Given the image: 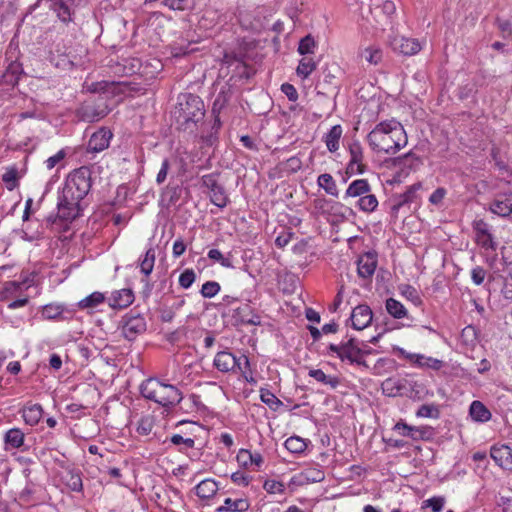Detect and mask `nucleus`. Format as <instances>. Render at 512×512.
<instances>
[{"instance_id": "nucleus-1", "label": "nucleus", "mask_w": 512, "mask_h": 512, "mask_svg": "<svg viewBox=\"0 0 512 512\" xmlns=\"http://www.w3.org/2000/svg\"><path fill=\"white\" fill-rule=\"evenodd\" d=\"M91 185V171L85 166L74 170L68 175L58 198L59 218L72 221L80 215V203L89 193Z\"/></svg>"}, {"instance_id": "nucleus-2", "label": "nucleus", "mask_w": 512, "mask_h": 512, "mask_svg": "<svg viewBox=\"0 0 512 512\" xmlns=\"http://www.w3.org/2000/svg\"><path fill=\"white\" fill-rule=\"evenodd\" d=\"M369 146L374 152L395 154L408 142L402 124L394 119L378 123L367 135Z\"/></svg>"}, {"instance_id": "nucleus-3", "label": "nucleus", "mask_w": 512, "mask_h": 512, "mask_svg": "<svg viewBox=\"0 0 512 512\" xmlns=\"http://www.w3.org/2000/svg\"><path fill=\"white\" fill-rule=\"evenodd\" d=\"M204 116V103L199 96L191 93L179 95L177 105L173 111L177 129L192 133Z\"/></svg>"}, {"instance_id": "nucleus-4", "label": "nucleus", "mask_w": 512, "mask_h": 512, "mask_svg": "<svg viewBox=\"0 0 512 512\" xmlns=\"http://www.w3.org/2000/svg\"><path fill=\"white\" fill-rule=\"evenodd\" d=\"M144 398L158 403L165 408H171L180 403L183 398L181 391L171 384H165L155 378L145 380L140 386Z\"/></svg>"}, {"instance_id": "nucleus-5", "label": "nucleus", "mask_w": 512, "mask_h": 512, "mask_svg": "<svg viewBox=\"0 0 512 512\" xmlns=\"http://www.w3.org/2000/svg\"><path fill=\"white\" fill-rule=\"evenodd\" d=\"M329 351L335 353L341 361H348L350 364H356L368 368L365 359L361 357L359 350V342L355 338H350L348 341L337 344H330Z\"/></svg>"}, {"instance_id": "nucleus-6", "label": "nucleus", "mask_w": 512, "mask_h": 512, "mask_svg": "<svg viewBox=\"0 0 512 512\" xmlns=\"http://www.w3.org/2000/svg\"><path fill=\"white\" fill-rule=\"evenodd\" d=\"M202 185L207 188L211 202L219 208H224L228 204V196L224 187L218 181V174L211 173L203 175Z\"/></svg>"}, {"instance_id": "nucleus-7", "label": "nucleus", "mask_w": 512, "mask_h": 512, "mask_svg": "<svg viewBox=\"0 0 512 512\" xmlns=\"http://www.w3.org/2000/svg\"><path fill=\"white\" fill-rule=\"evenodd\" d=\"M381 389L389 397L410 396L413 384L406 378L390 377L382 382Z\"/></svg>"}, {"instance_id": "nucleus-8", "label": "nucleus", "mask_w": 512, "mask_h": 512, "mask_svg": "<svg viewBox=\"0 0 512 512\" xmlns=\"http://www.w3.org/2000/svg\"><path fill=\"white\" fill-rule=\"evenodd\" d=\"M476 243L485 250L495 251L497 243L490 232L489 225L483 220H475L472 224Z\"/></svg>"}, {"instance_id": "nucleus-9", "label": "nucleus", "mask_w": 512, "mask_h": 512, "mask_svg": "<svg viewBox=\"0 0 512 512\" xmlns=\"http://www.w3.org/2000/svg\"><path fill=\"white\" fill-rule=\"evenodd\" d=\"M146 331V321L140 315L125 316L123 318L122 334L129 340H134L139 334Z\"/></svg>"}, {"instance_id": "nucleus-10", "label": "nucleus", "mask_w": 512, "mask_h": 512, "mask_svg": "<svg viewBox=\"0 0 512 512\" xmlns=\"http://www.w3.org/2000/svg\"><path fill=\"white\" fill-rule=\"evenodd\" d=\"M390 46L396 52L411 56L421 50L420 43L416 39L406 38L404 36H393L389 41Z\"/></svg>"}, {"instance_id": "nucleus-11", "label": "nucleus", "mask_w": 512, "mask_h": 512, "mask_svg": "<svg viewBox=\"0 0 512 512\" xmlns=\"http://www.w3.org/2000/svg\"><path fill=\"white\" fill-rule=\"evenodd\" d=\"M373 319L372 310L368 305L361 304L356 306L351 314L350 320L352 327L356 330H363L371 323Z\"/></svg>"}, {"instance_id": "nucleus-12", "label": "nucleus", "mask_w": 512, "mask_h": 512, "mask_svg": "<svg viewBox=\"0 0 512 512\" xmlns=\"http://www.w3.org/2000/svg\"><path fill=\"white\" fill-rule=\"evenodd\" d=\"M490 455L501 468L512 470V449L508 445L493 446Z\"/></svg>"}, {"instance_id": "nucleus-13", "label": "nucleus", "mask_w": 512, "mask_h": 512, "mask_svg": "<svg viewBox=\"0 0 512 512\" xmlns=\"http://www.w3.org/2000/svg\"><path fill=\"white\" fill-rule=\"evenodd\" d=\"M377 267V257L375 254L368 252L360 256L357 261V272L359 277L371 278Z\"/></svg>"}, {"instance_id": "nucleus-14", "label": "nucleus", "mask_w": 512, "mask_h": 512, "mask_svg": "<svg viewBox=\"0 0 512 512\" xmlns=\"http://www.w3.org/2000/svg\"><path fill=\"white\" fill-rule=\"evenodd\" d=\"M490 210L501 217L512 214V193H503L496 196L490 205Z\"/></svg>"}, {"instance_id": "nucleus-15", "label": "nucleus", "mask_w": 512, "mask_h": 512, "mask_svg": "<svg viewBox=\"0 0 512 512\" xmlns=\"http://www.w3.org/2000/svg\"><path fill=\"white\" fill-rule=\"evenodd\" d=\"M236 358L229 351H220L216 354L213 364L218 371L228 373L236 370V366L239 364Z\"/></svg>"}, {"instance_id": "nucleus-16", "label": "nucleus", "mask_w": 512, "mask_h": 512, "mask_svg": "<svg viewBox=\"0 0 512 512\" xmlns=\"http://www.w3.org/2000/svg\"><path fill=\"white\" fill-rule=\"evenodd\" d=\"M112 133L110 130L101 128L92 134L89 142L88 149L93 152H100L109 146Z\"/></svg>"}, {"instance_id": "nucleus-17", "label": "nucleus", "mask_w": 512, "mask_h": 512, "mask_svg": "<svg viewBox=\"0 0 512 512\" xmlns=\"http://www.w3.org/2000/svg\"><path fill=\"white\" fill-rule=\"evenodd\" d=\"M324 479L325 473L319 467H308L294 477V482L299 485H306L322 482Z\"/></svg>"}, {"instance_id": "nucleus-18", "label": "nucleus", "mask_w": 512, "mask_h": 512, "mask_svg": "<svg viewBox=\"0 0 512 512\" xmlns=\"http://www.w3.org/2000/svg\"><path fill=\"white\" fill-rule=\"evenodd\" d=\"M134 301V293L131 289L125 288L114 291L110 299V306L112 308H126Z\"/></svg>"}, {"instance_id": "nucleus-19", "label": "nucleus", "mask_w": 512, "mask_h": 512, "mask_svg": "<svg viewBox=\"0 0 512 512\" xmlns=\"http://www.w3.org/2000/svg\"><path fill=\"white\" fill-rule=\"evenodd\" d=\"M25 440L24 432L19 428H11L4 434L5 450L19 449Z\"/></svg>"}, {"instance_id": "nucleus-20", "label": "nucleus", "mask_w": 512, "mask_h": 512, "mask_svg": "<svg viewBox=\"0 0 512 512\" xmlns=\"http://www.w3.org/2000/svg\"><path fill=\"white\" fill-rule=\"evenodd\" d=\"M371 191V186L366 179H357L354 180L348 186L344 198L348 197H359L361 198L365 194Z\"/></svg>"}, {"instance_id": "nucleus-21", "label": "nucleus", "mask_w": 512, "mask_h": 512, "mask_svg": "<svg viewBox=\"0 0 512 512\" xmlns=\"http://www.w3.org/2000/svg\"><path fill=\"white\" fill-rule=\"evenodd\" d=\"M235 317L243 324L260 325L261 317L255 314L248 304L235 310Z\"/></svg>"}, {"instance_id": "nucleus-22", "label": "nucleus", "mask_w": 512, "mask_h": 512, "mask_svg": "<svg viewBox=\"0 0 512 512\" xmlns=\"http://www.w3.org/2000/svg\"><path fill=\"white\" fill-rule=\"evenodd\" d=\"M217 491L218 484L213 479H205L195 487L196 495L201 499H210Z\"/></svg>"}, {"instance_id": "nucleus-23", "label": "nucleus", "mask_w": 512, "mask_h": 512, "mask_svg": "<svg viewBox=\"0 0 512 512\" xmlns=\"http://www.w3.org/2000/svg\"><path fill=\"white\" fill-rule=\"evenodd\" d=\"M249 502L247 499H236L226 498L224 505L218 507L216 512H244L248 510Z\"/></svg>"}, {"instance_id": "nucleus-24", "label": "nucleus", "mask_w": 512, "mask_h": 512, "mask_svg": "<svg viewBox=\"0 0 512 512\" xmlns=\"http://www.w3.org/2000/svg\"><path fill=\"white\" fill-rule=\"evenodd\" d=\"M29 285L27 284V280L22 282L17 281H8L4 284L2 291L3 300H9L18 295L19 292L28 289Z\"/></svg>"}, {"instance_id": "nucleus-25", "label": "nucleus", "mask_w": 512, "mask_h": 512, "mask_svg": "<svg viewBox=\"0 0 512 512\" xmlns=\"http://www.w3.org/2000/svg\"><path fill=\"white\" fill-rule=\"evenodd\" d=\"M470 416L477 422H487L491 418V412L480 401H473L469 410Z\"/></svg>"}, {"instance_id": "nucleus-26", "label": "nucleus", "mask_w": 512, "mask_h": 512, "mask_svg": "<svg viewBox=\"0 0 512 512\" xmlns=\"http://www.w3.org/2000/svg\"><path fill=\"white\" fill-rule=\"evenodd\" d=\"M342 127L340 125L333 126L325 135L324 141L330 152H336L339 149V141L342 136Z\"/></svg>"}, {"instance_id": "nucleus-27", "label": "nucleus", "mask_w": 512, "mask_h": 512, "mask_svg": "<svg viewBox=\"0 0 512 512\" xmlns=\"http://www.w3.org/2000/svg\"><path fill=\"white\" fill-rule=\"evenodd\" d=\"M43 409L39 404H33L25 407L22 411V417L26 424L34 426L38 424L42 417Z\"/></svg>"}, {"instance_id": "nucleus-28", "label": "nucleus", "mask_w": 512, "mask_h": 512, "mask_svg": "<svg viewBox=\"0 0 512 512\" xmlns=\"http://www.w3.org/2000/svg\"><path fill=\"white\" fill-rule=\"evenodd\" d=\"M108 113L109 109L107 106L99 109L92 106H86L81 109V119L87 122H94L105 117Z\"/></svg>"}, {"instance_id": "nucleus-29", "label": "nucleus", "mask_w": 512, "mask_h": 512, "mask_svg": "<svg viewBox=\"0 0 512 512\" xmlns=\"http://www.w3.org/2000/svg\"><path fill=\"white\" fill-rule=\"evenodd\" d=\"M64 483L72 491L81 492L83 489V483L81 473L76 470H68L62 477Z\"/></svg>"}, {"instance_id": "nucleus-30", "label": "nucleus", "mask_w": 512, "mask_h": 512, "mask_svg": "<svg viewBox=\"0 0 512 512\" xmlns=\"http://www.w3.org/2000/svg\"><path fill=\"white\" fill-rule=\"evenodd\" d=\"M308 374L316 381L321 382L325 385H329L332 389L337 388V386L340 384V380L338 377L326 375L321 369H311L309 370Z\"/></svg>"}, {"instance_id": "nucleus-31", "label": "nucleus", "mask_w": 512, "mask_h": 512, "mask_svg": "<svg viewBox=\"0 0 512 512\" xmlns=\"http://www.w3.org/2000/svg\"><path fill=\"white\" fill-rule=\"evenodd\" d=\"M385 307L393 318L402 319L407 316V310L404 305L394 298H388Z\"/></svg>"}, {"instance_id": "nucleus-32", "label": "nucleus", "mask_w": 512, "mask_h": 512, "mask_svg": "<svg viewBox=\"0 0 512 512\" xmlns=\"http://www.w3.org/2000/svg\"><path fill=\"white\" fill-rule=\"evenodd\" d=\"M318 185L325 190V192L331 196L337 197L339 192L337 185L330 174H321L317 179Z\"/></svg>"}, {"instance_id": "nucleus-33", "label": "nucleus", "mask_w": 512, "mask_h": 512, "mask_svg": "<svg viewBox=\"0 0 512 512\" xmlns=\"http://www.w3.org/2000/svg\"><path fill=\"white\" fill-rule=\"evenodd\" d=\"M421 188L420 183H416L408 187V189L399 195L398 202L393 206L394 210H398L401 206L411 203L416 197V192Z\"/></svg>"}, {"instance_id": "nucleus-34", "label": "nucleus", "mask_w": 512, "mask_h": 512, "mask_svg": "<svg viewBox=\"0 0 512 512\" xmlns=\"http://www.w3.org/2000/svg\"><path fill=\"white\" fill-rule=\"evenodd\" d=\"M156 253L154 248H149L144 258L140 260V270L145 276H149L154 268Z\"/></svg>"}, {"instance_id": "nucleus-35", "label": "nucleus", "mask_w": 512, "mask_h": 512, "mask_svg": "<svg viewBox=\"0 0 512 512\" xmlns=\"http://www.w3.org/2000/svg\"><path fill=\"white\" fill-rule=\"evenodd\" d=\"M398 289L400 294L407 300L411 301L415 306H420L422 304L419 292L413 286L409 284H401Z\"/></svg>"}, {"instance_id": "nucleus-36", "label": "nucleus", "mask_w": 512, "mask_h": 512, "mask_svg": "<svg viewBox=\"0 0 512 512\" xmlns=\"http://www.w3.org/2000/svg\"><path fill=\"white\" fill-rule=\"evenodd\" d=\"M105 300V296L101 292H93L89 296L82 299L78 305L81 309H93L98 305L102 304Z\"/></svg>"}, {"instance_id": "nucleus-37", "label": "nucleus", "mask_w": 512, "mask_h": 512, "mask_svg": "<svg viewBox=\"0 0 512 512\" xmlns=\"http://www.w3.org/2000/svg\"><path fill=\"white\" fill-rule=\"evenodd\" d=\"M378 206V200L374 194L367 193L358 200V207L363 212H373Z\"/></svg>"}, {"instance_id": "nucleus-38", "label": "nucleus", "mask_w": 512, "mask_h": 512, "mask_svg": "<svg viewBox=\"0 0 512 512\" xmlns=\"http://www.w3.org/2000/svg\"><path fill=\"white\" fill-rule=\"evenodd\" d=\"M286 449L292 453L299 454L306 450L307 443L298 436L289 437L284 443Z\"/></svg>"}, {"instance_id": "nucleus-39", "label": "nucleus", "mask_w": 512, "mask_h": 512, "mask_svg": "<svg viewBox=\"0 0 512 512\" xmlns=\"http://www.w3.org/2000/svg\"><path fill=\"white\" fill-rule=\"evenodd\" d=\"M316 67V62L312 58L304 57L300 60L296 72L298 76L307 78L316 69Z\"/></svg>"}, {"instance_id": "nucleus-40", "label": "nucleus", "mask_w": 512, "mask_h": 512, "mask_svg": "<svg viewBox=\"0 0 512 512\" xmlns=\"http://www.w3.org/2000/svg\"><path fill=\"white\" fill-rule=\"evenodd\" d=\"M18 179V169L15 166L7 168L6 172L2 175V181L10 191L14 190L18 186Z\"/></svg>"}, {"instance_id": "nucleus-41", "label": "nucleus", "mask_w": 512, "mask_h": 512, "mask_svg": "<svg viewBox=\"0 0 512 512\" xmlns=\"http://www.w3.org/2000/svg\"><path fill=\"white\" fill-rule=\"evenodd\" d=\"M260 398L263 403H265L270 409L276 411L280 406H282V401L279 400L271 391L268 389L260 390Z\"/></svg>"}, {"instance_id": "nucleus-42", "label": "nucleus", "mask_w": 512, "mask_h": 512, "mask_svg": "<svg viewBox=\"0 0 512 512\" xmlns=\"http://www.w3.org/2000/svg\"><path fill=\"white\" fill-rule=\"evenodd\" d=\"M162 4L171 10L185 11L194 7V0H163Z\"/></svg>"}, {"instance_id": "nucleus-43", "label": "nucleus", "mask_w": 512, "mask_h": 512, "mask_svg": "<svg viewBox=\"0 0 512 512\" xmlns=\"http://www.w3.org/2000/svg\"><path fill=\"white\" fill-rule=\"evenodd\" d=\"M382 50L376 47H368L362 52V57L372 65H377L382 60Z\"/></svg>"}, {"instance_id": "nucleus-44", "label": "nucleus", "mask_w": 512, "mask_h": 512, "mask_svg": "<svg viewBox=\"0 0 512 512\" xmlns=\"http://www.w3.org/2000/svg\"><path fill=\"white\" fill-rule=\"evenodd\" d=\"M316 47V42L311 35H307L299 42L298 52L301 55L312 54Z\"/></svg>"}, {"instance_id": "nucleus-45", "label": "nucleus", "mask_w": 512, "mask_h": 512, "mask_svg": "<svg viewBox=\"0 0 512 512\" xmlns=\"http://www.w3.org/2000/svg\"><path fill=\"white\" fill-rule=\"evenodd\" d=\"M220 291V285L215 281H207L202 285L201 295L204 298H212Z\"/></svg>"}, {"instance_id": "nucleus-46", "label": "nucleus", "mask_w": 512, "mask_h": 512, "mask_svg": "<svg viewBox=\"0 0 512 512\" xmlns=\"http://www.w3.org/2000/svg\"><path fill=\"white\" fill-rule=\"evenodd\" d=\"M350 152V161L352 163H358L359 165L363 164V150L359 142H354L349 147Z\"/></svg>"}, {"instance_id": "nucleus-47", "label": "nucleus", "mask_w": 512, "mask_h": 512, "mask_svg": "<svg viewBox=\"0 0 512 512\" xmlns=\"http://www.w3.org/2000/svg\"><path fill=\"white\" fill-rule=\"evenodd\" d=\"M196 274L193 269L184 270L179 277V284L182 288L188 289L195 281Z\"/></svg>"}, {"instance_id": "nucleus-48", "label": "nucleus", "mask_w": 512, "mask_h": 512, "mask_svg": "<svg viewBox=\"0 0 512 512\" xmlns=\"http://www.w3.org/2000/svg\"><path fill=\"white\" fill-rule=\"evenodd\" d=\"M444 503V497H432L423 502V507H430L433 512H441Z\"/></svg>"}, {"instance_id": "nucleus-49", "label": "nucleus", "mask_w": 512, "mask_h": 512, "mask_svg": "<svg viewBox=\"0 0 512 512\" xmlns=\"http://www.w3.org/2000/svg\"><path fill=\"white\" fill-rule=\"evenodd\" d=\"M208 257L211 260L219 262L223 267H228V268L232 267V263H231L230 259L225 258L222 255V253L219 250H217V249H211L208 252Z\"/></svg>"}, {"instance_id": "nucleus-50", "label": "nucleus", "mask_w": 512, "mask_h": 512, "mask_svg": "<svg viewBox=\"0 0 512 512\" xmlns=\"http://www.w3.org/2000/svg\"><path fill=\"white\" fill-rule=\"evenodd\" d=\"M264 489L270 494H277L284 491V485L275 480H267L264 483Z\"/></svg>"}, {"instance_id": "nucleus-51", "label": "nucleus", "mask_w": 512, "mask_h": 512, "mask_svg": "<svg viewBox=\"0 0 512 512\" xmlns=\"http://www.w3.org/2000/svg\"><path fill=\"white\" fill-rule=\"evenodd\" d=\"M237 462L242 467H250L251 466V451L246 449H241L237 454Z\"/></svg>"}, {"instance_id": "nucleus-52", "label": "nucleus", "mask_w": 512, "mask_h": 512, "mask_svg": "<svg viewBox=\"0 0 512 512\" xmlns=\"http://www.w3.org/2000/svg\"><path fill=\"white\" fill-rule=\"evenodd\" d=\"M446 189L443 187L437 188L429 197V202L433 205H440L446 196Z\"/></svg>"}, {"instance_id": "nucleus-53", "label": "nucleus", "mask_w": 512, "mask_h": 512, "mask_svg": "<svg viewBox=\"0 0 512 512\" xmlns=\"http://www.w3.org/2000/svg\"><path fill=\"white\" fill-rule=\"evenodd\" d=\"M485 276H486V271L483 267L477 266V267L473 268L471 271L472 281L476 285H481L484 282Z\"/></svg>"}, {"instance_id": "nucleus-54", "label": "nucleus", "mask_w": 512, "mask_h": 512, "mask_svg": "<svg viewBox=\"0 0 512 512\" xmlns=\"http://www.w3.org/2000/svg\"><path fill=\"white\" fill-rule=\"evenodd\" d=\"M281 90L290 101H296L298 99V92L292 84H289V83L282 84Z\"/></svg>"}, {"instance_id": "nucleus-55", "label": "nucleus", "mask_w": 512, "mask_h": 512, "mask_svg": "<svg viewBox=\"0 0 512 512\" xmlns=\"http://www.w3.org/2000/svg\"><path fill=\"white\" fill-rule=\"evenodd\" d=\"M171 442L174 445H180L183 444L186 448H193L195 441L192 438H183L179 434H175L171 437Z\"/></svg>"}, {"instance_id": "nucleus-56", "label": "nucleus", "mask_w": 512, "mask_h": 512, "mask_svg": "<svg viewBox=\"0 0 512 512\" xmlns=\"http://www.w3.org/2000/svg\"><path fill=\"white\" fill-rule=\"evenodd\" d=\"M170 168V162L168 159H164L161 165V168L157 174L156 181L158 184H162L165 182L168 174V170Z\"/></svg>"}, {"instance_id": "nucleus-57", "label": "nucleus", "mask_w": 512, "mask_h": 512, "mask_svg": "<svg viewBox=\"0 0 512 512\" xmlns=\"http://www.w3.org/2000/svg\"><path fill=\"white\" fill-rule=\"evenodd\" d=\"M434 413H437V409L435 408L434 405L424 404L420 406L416 415L419 417H433Z\"/></svg>"}, {"instance_id": "nucleus-58", "label": "nucleus", "mask_w": 512, "mask_h": 512, "mask_svg": "<svg viewBox=\"0 0 512 512\" xmlns=\"http://www.w3.org/2000/svg\"><path fill=\"white\" fill-rule=\"evenodd\" d=\"M236 361L239 363L236 366V370L241 372L243 375H246V373L250 371L249 359L245 355H242L241 357L236 358Z\"/></svg>"}, {"instance_id": "nucleus-59", "label": "nucleus", "mask_w": 512, "mask_h": 512, "mask_svg": "<svg viewBox=\"0 0 512 512\" xmlns=\"http://www.w3.org/2000/svg\"><path fill=\"white\" fill-rule=\"evenodd\" d=\"M231 480L237 485L247 486L250 482V478L243 472L237 471L231 475Z\"/></svg>"}, {"instance_id": "nucleus-60", "label": "nucleus", "mask_w": 512, "mask_h": 512, "mask_svg": "<svg viewBox=\"0 0 512 512\" xmlns=\"http://www.w3.org/2000/svg\"><path fill=\"white\" fill-rule=\"evenodd\" d=\"M114 85H115L114 82H107V81L97 82V83L92 84L91 90L93 92H104L105 93V92L110 91V88H112Z\"/></svg>"}, {"instance_id": "nucleus-61", "label": "nucleus", "mask_w": 512, "mask_h": 512, "mask_svg": "<svg viewBox=\"0 0 512 512\" xmlns=\"http://www.w3.org/2000/svg\"><path fill=\"white\" fill-rule=\"evenodd\" d=\"M425 367L430 368L432 370H440L444 366V362L442 360L426 357L424 362Z\"/></svg>"}, {"instance_id": "nucleus-62", "label": "nucleus", "mask_w": 512, "mask_h": 512, "mask_svg": "<svg viewBox=\"0 0 512 512\" xmlns=\"http://www.w3.org/2000/svg\"><path fill=\"white\" fill-rule=\"evenodd\" d=\"M65 156L63 151H59L54 156L49 157L45 163L48 169H53Z\"/></svg>"}, {"instance_id": "nucleus-63", "label": "nucleus", "mask_w": 512, "mask_h": 512, "mask_svg": "<svg viewBox=\"0 0 512 512\" xmlns=\"http://www.w3.org/2000/svg\"><path fill=\"white\" fill-rule=\"evenodd\" d=\"M366 168V165H359L358 163H352V161H349L347 166V173L363 174L366 171Z\"/></svg>"}, {"instance_id": "nucleus-64", "label": "nucleus", "mask_w": 512, "mask_h": 512, "mask_svg": "<svg viewBox=\"0 0 512 512\" xmlns=\"http://www.w3.org/2000/svg\"><path fill=\"white\" fill-rule=\"evenodd\" d=\"M186 250V245L182 239H178L173 244V256L180 257Z\"/></svg>"}]
</instances>
